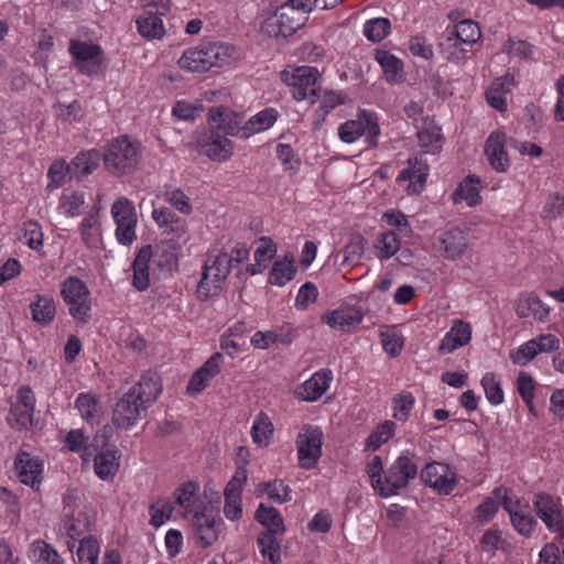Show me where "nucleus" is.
<instances>
[{"instance_id":"58836bf2","label":"nucleus","mask_w":564,"mask_h":564,"mask_svg":"<svg viewBox=\"0 0 564 564\" xmlns=\"http://www.w3.org/2000/svg\"><path fill=\"white\" fill-rule=\"evenodd\" d=\"M78 564H98L99 543L93 536H84L79 540L76 551Z\"/></svg>"},{"instance_id":"393cba45","label":"nucleus","mask_w":564,"mask_h":564,"mask_svg":"<svg viewBox=\"0 0 564 564\" xmlns=\"http://www.w3.org/2000/svg\"><path fill=\"white\" fill-rule=\"evenodd\" d=\"M152 246L148 245L140 249L133 260V279L132 285L138 291H145L150 285L149 263L152 260Z\"/></svg>"},{"instance_id":"a878e982","label":"nucleus","mask_w":564,"mask_h":564,"mask_svg":"<svg viewBox=\"0 0 564 564\" xmlns=\"http://www.w3.org/2000/svg\"><path fill=\"white\" fill-rule=\"evenodd\" d=\"M471 337V329L468 323L456 321L449 332L442 339L438 350L441 354H451L458 347L466 345Z\"/></svg>"},{"instance_id":"603ef678","label":"nucleus","mask_w":564,"mask_h":564,"mask_svg":"<svg viewBox=\"0 0 564 564\" xmlns=\"http://www.w3.org/2000/svg\"><path fill=\"white\" fill-rule=\"evenodd\" d=\"M276 118L278 111L273 108H267L258 112L248 121L247 129L253 132L265 130L273 126V123L276 121Z\"/></svg>"},{"instance_id":"a211bd4d","label":"nucleus","mask_w":564,"mask_h":564,"mask_svg":"<svg viewBox=\"0 0 564 564\" xmlns=\"http://www.w3.org/2000/svg\"><path fill=\"white\" fill-rule=\"evenodd\" d=\"M367 129V139L371 145H377V138L380 133L377 122L367 118L366 123L361 120H349L343 123L338 129L339 138L346 142L351 143L365 133Z\"/></svg>"},{"instance_id":"c756f323","label":"nucleus","mask_w":564,"mask_h":564,"mask_svg":"<svg viewBox=\"0 0 564 564\" xmlns=\"http://www.w3.org/2000/svg\"><path fill=\"white\" fill-rule=\"evenodd\" d=\"M376 61L382 67L386 80L390 84H399L403 80L402 62L388 51L377 50Z\"/></svg>"},{"instance_id":"ea45409f","label":"nucleus","mask_w":564,"mask_h":564,"mask_svg":"<svg viewBox=\"0 0 564 564\" xmlns=\"http://www.w3.org/2000/svg\"><path fill=\"white\" fill-rule=\"evenodd\" d=\"M87 528V522L82 523L79 519H75L72 512H65L61 522V530L65 531L70 539L67 541V547L73 552L75 542L82 536L84 530Z\"/></svg>"},{"instance_id":"9d476101","label":"nucleus","mask_w":564,"mask_h":564,"mask_svg":"<svg viewBox=\"0 0 564 564\" xmlns=\"http://www.w3.org/2000/svg\"><path fill=\"white\" fill-rule=\"evenodd\" d=\"M147 410L148 408L133 395V392L127 391L112 410L111 423L118 429L128 430L145 416Z\"/></svg>"},{"instance_id":"72a5a7b5","label":"nucleus","mask_w":564,"mask_h":564,"mask_svg":"<svg viewBox=\"0 0 564 564\" xmlns=\"http://www.w3.org/2000/svg\"><path fill=\"white\" fill-rule=\"evenodd\" d=\"M452 39L467 45L477 43L481 37V31L477 22L473 20H463L456 26L446 32Z\"/></svg>"},{"instance_id":"dca6fc26","label":"nucleus","mask_w":564,"mask_h":564,"mask_svg":"<svg viewBox=\"0 0 564 564\" xmlns=\"http://www.w3.org/2000/svg\"><path fill=\"white\" fill-rule=\"evenodd\" d=\"M448 466L442 463L427 464L421 471V479L431 488L435 489L441 495H449L456 480L453 476L448 475Z\"/></svg>"},{"instance_id":"2eb2a0df","label":"nucleus","mask_w":564,"mask_h":564,"mask_svg":"<svg viewBox=\"0 0 564 564\" xmlns=\"http://www.w3.org/2000/svg\"><path fill=\"white\" fill-rule=\"evenodd\" d=\"M242 122V115L232 111L229 107L217 106L208 110L209 129L219 131L224 135H236Z\"/></svg>"},{"instance_id":"7ed1b4c3","label":"nucleus","mask_w":564,"mask_h":564,"mask_svg":"<svg viewBox=\"0 0 564 564\" xmlns=\"http://www.w3.org/2000/svg\"><path fill=\"white\" fill-rule=\"evenodd\" d=\"M230 57L227 46L220 43L206 42L185 51L178 59V66L188 72L203 73L213 67L224 66Z\"/></svg>"},{"instance_id":"3c124183","label":"nucleus","mask_w":564,"mask_h":564,"mask_svg":"<svg viewBox=\"0 0 564 564\" xmlns=\"http://www.w3.org/2000/svg\"><path fill=\"white\" fill-rule=\"evenodd\" d=\"M365 245L366 240L361 235H354L350 242L341 251L344 254L341 265L357 263L364 253Z\"/></svg>"},{"instance_id":"338daca9","label":"nucleus","mask_w":564,"mask_h":564,"mask_svg":"<svg viewBox=\"0 0 564 564\" xmlns=\"http://www.w3.org/2000/svg\"><path fill=\"white\" fill-rule=\"evenodd\" d=\"M564 212V196L558 193L551 195L543 208V218L554 219Z\"/></svg>"},{"instance_id":"f257e3e1","label":"nucleus","mask_w":564,"mask_h":564,"mask_svg":"<svg viewBox=\"0 0 564 564\" xmlns=\"http://www.w3.org/2000/svg\"><path fill=\"white\" fill-rule=\"evenodd\" d=\"M106 170L113 176H122L135 170L140 162V145L121 135L113 139L101 154Z\"/></svg>"},{"instance_id":"cd10ccee","label":"nucleus","mask_w":564,"mask_h":564,"mask_svg":"<svg viewBox=\"0 0 564 564\" xmlns=\"http://www.w3.org/2000/svg\"><path fill=\"white\" fill-rule=\"evenodd\" d=\"M409 167L400 172L398 181H410L409 192L420 193L425 185L427 177V165L419 161L417 158L409 159Z\"/></svg>"},{"instance_id":"0e129e2a","label":"nucleus","mask_w":564,"mask_h":564,"mask_svg":"<svg viewBox=\"0 0 564 564\" xmlns=\"http://www.w3.org/2000/svg\"><path fill=\"white\" fill-rule=\"evenodd\" d=\"M174 508L170 501H164L159 508L156 505L150 506L151 519L150 524L154 528L161 527L172 516Z\"/></svg>"},{"instance_id":"f3484780","label":"nucleus","mask_w":564,"mask_h":564,"mask_svg":"<svg viewBox=\"0 0 564 564\" xmlns=\"http://www.w3.org/2000/svg\"><path fill=\"white\" fill-rule=\"evenodd\" d=\"M506 142V133L496 131L488 137L485 145V153L489 164L500 173L506 172L510 165L508 154L505 150Z\"/></svg>"},{"instance_id":"37998d69","label":"nucleus","mask_w":564,"mask_h":564,"mask_svg":"<svg viewBox=\"0 0 564 564\" xmlns=\"http://www.w3.org/2000/svg\"><path fill=\"white\" fill-rule=\"evenodd\" d=\"M395 423L384 421L366 440V449L377 451L381 444L388 442L393 435Z\"/></svg>"},{"instance_id":"4c0bfd02","label":"nucleus","mask_w":564,"mask_h":564,"mask_svg":"<svg viewBox=\"0 0 564 564\" xmlns=\"http://www.w3.org/2000/svg\"><path fill=\"white\" fill-rule=\"evenodd\" d=\"M152 217L165 232H177L181 235L185 231L183 221L176 218L175 214L169 208H154Z\"/></svg>"},{"instance_id":"c03bdc74","label":"nucleus","mask_w":564,"mask_h":564,"mask_svg":"<svg viewBox=\"0 0 564 564\" xmlns=\"http://www.w3.org/2000/svg\"><path fill=\"white\" fill-rule=\"evenodd\" d=\"M420 147L425 153L435 154L442 149V134L438 128L423 129L417 132Z\"/></svg>"},{"instance_id":"1a4fd4ad","label":"nucleus","mask_w":564,"mask_h":564,"mask_svg":"<svg viewBox=\"0 0 564 564\" xmlns=\"http://www.w3.org/2000/svg\"><path fill=\"white\" fill-rule=\"evenodd\" d=\"M300 466L312 469L322 456L323 432L318 426L304 425L296 440Z\"/></svg>"},{"instance_id":"864d4df0","label":"nucleus","mask_w":564,"mask_h":564,"mask_svg":"<svg viewBox=\"0 0 564 564\" xmlns=\"http://www.w3.org/2000/svg\"><path fill=\"white\" fill-rule=\"evenodd\" d=\"M380 338L386 352L392 357L400 355L404 345V339L400 334L394 329H388L386 332H380Z\"/></svg>"},{"instance_id":"4d7b16f0","label":"nucleus","mask_w":564,"mask_h":564,"mask_svg":"<svg viewBox=\"0 0 564 564\" xmlns=\"http://www.w3.org/2000/svg\"><path fill=\"white\" fill-rule=\"evenodd\" d=\"M535 339H531L521 345L516 351L510 352V359L513 364L524 366L531 361L536 355Z\"/></svg>"},{"instance_id":"6ab92c4d","label":"nucleus","mask_w":564,"mask_h":564,"mask_svg":"<svg viewBox=\"0 0 564 564\" xmlns=\"http://www.w3.org/2000/svg\"><path fill=\"white\" fill-rule=\"evenodd\" d=\"M437 240L443 256L449 260L460 258L468 247L465 232L457 227L443 231Z\"/></svg>"},{"instance_id":"5fc2aeb1","label":"nucleus","mask_w":564,"mask_h":564,"mask_svg":"<svg viewBox=\"0 0 564 564\" xmlns=\"http://www.w3.org/2000/svg\"><path fill=\"white\" fill-rule=\"evenodd\" d=\"M414 405V397L410 392H401L393 398V417L405 421Z\"/></svg>"},{"instance_id":"49530a36","label":"nucleus","mask_w":564,"mask_h":564,"mask_svg":"<svg viewBox=\"0 0 564 564\" xmlns=\"http://www.w3.org/2000/svg\"><path fill=\"white\" fill-rule=\"evenodd\" d=\"M462 42L452 39L448 34H445L444 40L440 43L442 53L445 58L455 64H462L466 59V50L462 47Z\"/></svg>"},{"instance_id":"de8ad7c7","label":"nucleus","mask_w":564,"mask_h":564,"mask_svg":"<svg viewBox=\"0 0 564 564\" xmlns=\"http://www.w3.org/2000/svg\"><path fill=\"white\" fill-rule=\"evenodd\" d=\"M375 247L379 258L389 259L399 250L400 241L394 232L387 231L380 235Z\"/></svg>"},{"instance_id":"ddd939ff","label":"nucleus","mask_w":564,"mask_h":564,"mask_svg":"<svg viewBox=\"0 0 564 564\" xmlns=\"http://www.w3.org/2000/svg\"><path fill=\"white\" fill-rule=\"evenodd\" d=\"M221 519L215 518L213 508L204 507L192 517V528L202 547H208L218 540Z\"/></svg>"},{"instance_id":"09e8293b","label":"nucleus","mask_w":564,"mask_h":564,"mask_svg":"<svg viewBox=\"0 0 564 564\" xmlns=\"http://www.w3.org/2000/svg\"><path fill=\"white\" fill-rule=\"evenodd\" d=\"M481 386L485 390L487 400L498 405L503 402V391L500 382L496 379L495 373L487 372L481 379Z\"/></svg>"},{"instance_id":"6e6552de","label":"nucleus","mask_w":564,"mask_h":564,"mask_svg":"<svg viewBox=\"0 0 564 564\" xmlns=\"http://www.w3.org/2000/svg\"><path fill=\"white\" fill-rule=\"evenodd\" d=\"M111 215L117 225L116 236L121 245L129 246L137 239L138 221L135 208L127 197H119L111 206Z\"/></svg>"},{"instance_id":"6e6d98bb","label":"nucleus","mask_w":564,"mask_h":564,"mask_svg":"<svg viewBox=\"0 0 564 564\" xmlns=\"http://www.w3.org/2000/svg\"><path fill=\"white\" fill-rule=\"evenodd\" d=\"M23 231L29 248L39 250L43 246V232L37 221L29 220L24 223Z\"/></svg>"},{"instance_id":"39448f33","label":"nucleus","mask_w":564,"mask_h":564,"mask_svg":"<svg viewBox=\"0 0 564 564\" xmlns=\"http://www.w3.org/2000/svg\"><path fill=\"white\" fill-rule=\"evenodd\" d=\"M319 77L318 70L312 66H301L281 73V79L291 88L293 97L296 100L310 99L312 104L321 93Z\"/></svg>"},{"instance_id":"5701e85b","label":"nucleus","mask_w":564,"mask_h":564,"mask_svg":"<svg viewBox=\"0 0 564 564\" xmlns=\"http://www.w3.org/2000/svg\"><path fill=\"white\" fill-rule=\"evenodd\" d=\"M121 453L116 447L98 452L94 458L96 475L102 480H109L115 477L120 466Z\"/></svg>"},{"instance_id":"4be33fe9","label":"nucleus","mask_w":564,"mask_h":564,"mask_svg":"<svg viewBox=\"0 0 564 564\" xmlns=\"http://www.w3.org/2000/svg\"><path fill=\"white\" fill-rule=\"evenodd\" d=\"M326 324L335 329L349 332L362 321V313L355 306H341L325 315Z\"/></svg>"},{"instance_id":"f8f14e48","label":"nucleus","mask_w":564,"mask_h":564,"mask_svg":"<svg viewBox=\"0 0 564 564\" xmlns=\"http://www.w3.org/2000/svg\"><path fill=\"white\" fill-rule=\"evenodd\" d=\"M196 150L213 161L224 162L232 155V143L227 135L209 129L198 135Z\"/></svg>"},{"instance_id":"7c9ffc66","label":"nucleus","mask_w":564,"mask_h":564,"mask_svg":"<svg viewBox=\"0 0 564 564\" xmlns=\"http://www.w3.org/2000/svg\"><path fill=\"white\" fill-rule=\"evenodd\" d=\"M261 246L254 251V263L247 265V272L250 275L261 273L268 265L269 261L276 253V245L269 237L260 238Z\"/></svg>"},{"instance_id":"9b49d317","label":"nucleus","mask_w":564,"mask_h":564,"mask_svg":"<svg viewBox=\"0 0 564 564\" xmlns=\"http://www.w3.org/2000/svg\"><path fill=\"white\" fill-rule=\"evenodd\" d=\"M533 506L536 516L550 531L560 533L564 530V508L560 498L539 492L534 495Z\"/></svg>"},{"instance_id":"13d9d810","label":"nucleus","mask_w":564,"mask_h":564,"mask_svg":"<svg viewBox=\"0 0 564 564\" xmlns=\"http://www.w3.org/2000/svg\"><path fill=\"white\" fill-rule=\"evenodd\" d=\"M384 470L380 456H375L367 465V474L371 479V485L380 494V487H383Z\"/></svg>"},{"instance_id":"2f4dec72","label":"nucleus","mask_w":564,"mask_h":564,"mask_svg":"<svg viewBox=\"0 0 564 564\" xmlns=\"http://www.w3.org/2000/svg\"><path fill=\"white\" fill-rule=\"evenodd\" d=\"M296 270L294 257L286 254L283 260L273 263L269 273V282L272 285L283 286L294 278Z\"/></svg>"},{"instance_id":"69168bd1","label":"nucleus","mask_w":564,"mask_h":564,"mask_svg":"<svg viewBox=\"0 0 564 564\" xmlns=\"http://www.w3.org/2000/svg\"><path fill=\"white\" fill-rule=\"evenodd\" d=\"M66 174H70L69 164L63 161H55L48 169V177L51 182L48 187H58L64 182Z\"/></svg>"},{"instance_id":"e2e57ef3","label":"nucleus","mask_w":564,"mask_h":564,"mask_svg":"<svg viewBox=\"0 0 564 564\" xmlns=\"http://www.w3.org/2000/svg\"><path fill=\"white\" fill-rule=\"evenodd\" d=\"M76 408L86 421L95 417L97 400L91 394L80 393L76 399Z\"/></svg>"},{"instance_id":"c9c22d12","label":"nucleus","mask_w":564,"mask_h":564,"mask_svg":"<svg viewBox=\"0 0 564 564\" xmlns=\"http://www.w3.org/2000/svg\"><path fill=\"white\" fill-rule=\"evenodd\" d=\"M330 379L332 377L327 373H315L303 383V399L306 401L317 400L327 390Z\"/></svg>"},{"instance_id":"473e14b6","label":"nucleus","mask_w":564,"mask_h":564,"mask_svg":"<svg viewBox=\"0 0 564 564\" xmlns=\"http://www.w3.org/2000/svg\"><path fill=\"white\" fill-rule=\"evenodd\" d=\"M254 519L263 527L267 531L273 533H283L285 527L280 512L274 507H268L264 503H260L254 513Z\"/></svg>"},{"instance_id":"4468645a","label":"nucleus","mask_w":564,"mask_h":564,"mask_svg":"<svg viewBox=\"0 0 564 564\" xmlns=\"http://www.w3.org/2000/svg\"><path fill=\"white\" fill-rule=\"evenodd\" d=\"M69 53L74 57L75 66L82 74L91 76L97 73L101 65V48L99 45L70 40Z\"/></svg>"},{"instance_id":"a18cd8bd","label":"nucleus","mask_w":564,"mask_h":564,"mask_svg":"<svg viewBox=\"0 0 564 564\" xmlns=\"http://www.w3.org/2000/svg\"><path fill=\"white\" fill-rule=\"evenodd\" d=\"M390 26L387 18H376L365 23L364 34L371 42H380L388 35Z\"/></svg>"},{"instance_id":"052dcab7","label":"nucleus","mask_w":564,"mask_h":564,"mask_svg":"<svg viewBox=\"0 0 564 564\" xmlns=\"http://www.w3.org/2000/svg\"><path fill=\"white\" fill-rule=\"evenodd\" d=\"M84 203V195L78 192L63 194L61 197V207L72 217L79 215V209Z\"/></svg>"},{"instance_id":"f03ea898","label":"nucleus","mask_w":564,"mask_h":564,"mask_svg":"<svg viewBox=\"0 0 564 564\" xmlns=\"http://www.w3.org/2000/svg\"><path fill=\"white\" fill-rule=\"evenodd\" d=\"M232 265L228 260V252L218 250L210 251L204 263L202 278L197 285L198 299L206 301L217 296L230 273Z\"/></svg>"},{"instance_id":"8fccbe9b","label":"nucleus","mask_w":564,"mask_h":564,"mask_svg":"<svg viewBox=\"0 0 564 564\" xmlns=\"http://www.w3.org/2000/svg\"><path fill=\"white\" fill-rule=\"evenodd\" d=\"M152 258L153 262L162 270L172 272L177 267V257L166 245L156 246Z\"/></svg>"},{"instance_id":"423d86ee","label":"nucleus","mask_w":564,"mask_h":564,"mask_svg":"<svg viewBox=\"0 0 564 564\" xmlns=\"http://www.w3.org/2000/svg\"><path fill=\"white\" fill-rule=\"evenodd\" d=\"M417 475V465L408 455L398 457L384 473L383 487H380L381 497H390L399 494L406 487L411 479Z\"/></svg>"},{"instance_id":"c85d7f7f","label":"nucleus","mask_w":564,"mask_h":564,"mask_svg":"<svg viewBox=\"0 0 564 564\" xmlns=\"http://www.w3.org/2000/svg\"><path fill=\"white\" fill-rule=\"evenodd\" d=\"M101 154L97 150H90L77 154L69 163L70 177L80 178L91 174L100 163Z\"/></svg>"},{"instance_id":"bb28decb","label":"nucleus","mask_w":564,"mask_h":564,"mask_svg":"<svg viewBox=\"0 0 564 564\" xmlns=\"http://www.w3.org/2000/svg\"><path fill=\"white\" fill-rule=\"evenodd\" d=\"M155 6L147 4L144 12L137 19L138 32L144 39H162L165 30L160 17L153 14Z\"/></svg>"},{"instance_id":"e433bc0d","label":"nucleus","mask_w":564,"mask_h":564,"mask_svg":"<svg viewBox=\"0 0 564 564\" xmlns=\"http://www.w3.org/2000/svg\"><path fill=\"white\" fill-rule=\"evenodd\" d=\"M479 178L476 176H467L465 181L459 185L458 188L453 193L454 202H458L459 199L466 200L468 206H475L479 203L480 196L477 185L479 184Z\"/></svg>"},{"instance_id":"79ce46f5","label":"nucleus","mask_w":564,"mask_h":564,"mask_svg":"<svg viewBox=\"0 0 564 564\" xmlns=\"http://www.w3.org/2000/svg\"><path fill=\"white\" fill-rule=\"evenodd\" d=\"M278 533H273L271 531H267L259 535L258 545L260 547V552L264 557H268L271 564H275L281 558L280 545L276 541Z\"/></svg>"},{"instance_id":"aec40b11","label":"nucleus","mask_w":564,"mask_h":564,"mask_svg":"<svg viewBox=\"0 0 564 564\" xmlns=\"http://www.w3.org/2000/svg\"><path fill=\"white\" fill-rule=\"evenodd\" d=\"M128 391L133 392V395L149 408L162 391L161 378L158 373L148 371Z\"/></svg>"},{"instance_id":"b1692460","label":"nucleus","mask_w":564,"mask_h":564,"mask_svg":"<svg viewBox=\"0 0 564 564\" xmlns=\"http://www.w3.org/2000/svg\"><path fill=\"white\" fill-rule=\"evenodd\" d=\"M14 468L21 482L30 486L40 484L42 464L29 453L20 452L14 463Z\"/></svg>"},{"instance_id":"0eeeda50","label":"nucleus","mask_w":564,"mask_h":564,"mask_svg":"<svg viewBox=\"0 0 564 564\" xmlns=\"http://www.w3.org/2000/svg\"><path fill=\"white\" fill-rule=\"evenodd\" d=\"M61 294L69 306V314L77 321L86 323L89 318V291L86 284L76 276H68L62 283Z\"/></svg>"},{"instance_id":"a19ab883","label":"nucleus","mask_w":564,"mask_h":564,"mask_svg":"<svg viewBox=\"0 0 564 564\" xmlns=\"http://www.w3.org/2000/svg\"><path fill=\"white\" fill-rule=\"evenodd\" d=\"M273 434V426L269 416L264 413H260L253 422L251 429V436L256 444L259 446H265L269 438Z\"/></svg>"},{"instance_id":"680f3d73","label":"nucleus","mask_w":564,"mask_h":564,"mask_svg":"<svg viewBox=\"0 0 564 564\" xmlns=\"http://www.w3.org/2000/svg\"><path fill=\"white\" fill-rule=\"evenodd\" d=\"M511 522H512V525L513 528L522 535H525V536H529L535 525H536V520L529 516V514H523V513H512L511 512V518H510Z\"/></svg>"},{"instance_id":"20e7f679","label":"nucleus","mask_w":564,"mask_h":564,"mask_svg":"<svg viewBox=\"0 0 564 564\" xmlns=\"http://www.w3.org/2000/svg\"><path fill=\"white\" fill-rule=\"evenodd\" d=\"M304 4L300 0H288L274 14L268 18L262 30L272 37H288L302 28L306 21Z\"/></svg>"},{"instance_id":"f704fd0d","label":"nucleus","mask_w":564,"mask_h":564,"mask_svg":"<svg viewBox=\"0 0 564 564\" xmlns=\"http://www.w3.org/2000/svg\"><path fill=\"white\" fill-rule=\"evenodd\" d=\"M30 310L33 321L41 325L50 324L56 313L54 300L42 295H37L36 302L30 304Z\"/></svg>"},{"instance_id":"bf43d9fd","label":"nucleus","mask_w":564,"mask_h":564,"mask_svg":"<svg viewBox=\"0 0 564 564\" xmlns=\"http://www.w3.org/2000/svg\"><path fill=\"white\" fill-rule=\"evenodd\" d=\"M518 391L521 395L522 400L525 402V404L529 406L530 412H533V391H534V384L532 377L525 372H520L518 380Z\"/></svg>"},{"instance_id":"412c9836","label":"nucleus","mask_w":564,"mask_h":564,"mask_svg":"<svg viewBox=\"0 0 564 564\" xmlns=\"http://www.w3.org/2000/svg\"><path fill=\"white\" fill-rule=\"evenodd\" d=\"M514 310L520 318L533 317L542 322L549 315V307L534 293H522L514 303Z\"/></svg>"},{"instance_id":"774afa93","label":"nucleus","mask_w":564,"mask_h":564,"mask_svg":"<svg viewBox=\"0 0 564 564\" xmlns=\"http://www.w3.org/2000/svg\"><path fill=\"white\" fill-rule=\"evenodd\" d=\"M539 564H562L561 547L555 543H547L540 551Z\"/></svg>"}]
</instances>
